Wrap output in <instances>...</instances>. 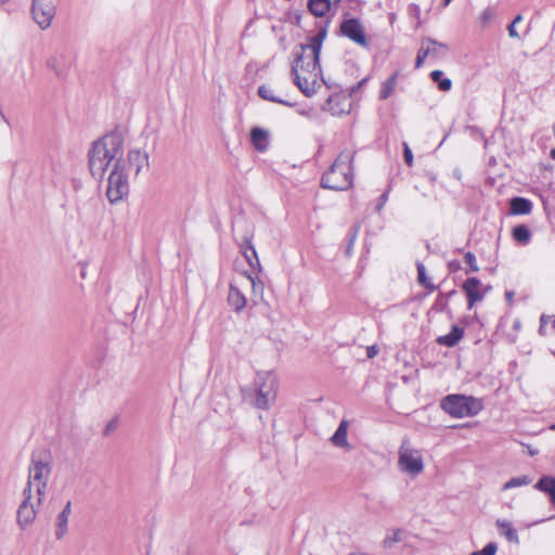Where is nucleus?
<instances>
[{"label":"nucleus","instance_id":"1","mask_svg":"<svg viewBox=\"0 0 555 555\" xmlns=\"http://www.w3.org/2000/svg\"><path fill=\"white\" fill-rule=\"evenodd\" d=\"M124 155V139L118 132H111L94 141L88 152V163L91 175L103 179L106 170L116 163H121Z\"/></svg>","mask_w":555,"mask_h":555},{"label":"nucleus","instance_id":"2","mask_svg":"<svg viewBox=\"0 0 555 555\" xmlns=\"http://www.w3.org/2000/svg\"><path fill=\"white\" fill-rule=\"evenodd\" d=\"M292 75L298 89L306 96H312L320 87V53L300 46V53L292 64Z\"/></svg>","mask_w":555,"mask_h":555},{"label":"nucleus","instance_id":"3","mask_svg":"<svg viewBox=\"0 0 555 555\" xmlns=\"http://www.w3.org/2000/svg\"><path fill=\"white\" fill-rule=\"evenodd\" d=\"M352 162L353 152L343 151L322 176V186L334 191L348 190L353 183Z\"/></svg>","mask_w":555,"mask_h":555},{"label":"nucleus","instance_id":"4","mask_svg":"<svg viewBox=\"0 0 555 555\" xmlns=\"http://www.w3.org/2000/svg\"><path fill=\"white\" fill-rule=\"evenodd\" d=\"M51 475V466L49 461L33 455L28 468L27 486L23 492L33 494L36 493L37 505H41L48 489V481Z\"/></svg>","mask_w":555,"mask_h":555},{"label":"nucleus","instance_id":"5","mask_svg":"<svg viewBox=\"0 0 555 555\" xmlns=\"http://www.w3.org/2000/svg\"><path fill=\"white\" fill-rule=\"evenodd\" d=\"M440 408L454 418L473 417L483 409L482 400L466 395H448L441 400Z\"/></svg>","mask_w":555,"mask_h":555},{"label":"nucleus","instance_id":"6","mask_svg":"<svg viewBox=\"0 0 555 555\" xmlns=\"http://www.w3.org/2000/svg\"><path fill=\"white\" fill-rule=\"evenodd\" d=\"M129 172L126 170V163H116L107 179L106 195L114 204L124 199L129 193Z\"/></svg>","mask_w":555,"mask_h":555},{"label":"nucleus","instance_id":"7","mask_svg":"<svg viewBox=\"0 0 555 555\" xmlns=\"http://www.w3.org/2000/svg\"><path fill=\"white\" fill-rule=\"evenodd\" d=\"M399 469L412 477H416L424 470V461L420 450L413 449L409 440H403L398 452Z\"/></svg>","mask_w":555,"mask_h":555},{"label":"nucleus","instance_id":"8","mask_svg":"<svg viewBox=\"0 0 555 555\" xmlns=\"http://www.w3.org/2000/svg\"><path fill=\"white\" fill-rule=\"evenodd\" d=\"M256 399L258 409H267L276 397V378L270 372L258 373L255 378Z\"/></svg>","mask_w":555,"mask_h":555},{"label":"nucleus","instance_id":"9","mask_svg":"<svg viewBox=\"0 0 555 555\" xmlns=\"http://www.w3.org/2000/svg\"><path fill=\"white\" fill-rule=\"evenodd\" d=\"M339 33L341 36L348 38L350 41L362 48L369 47V40L364 31V26L359 18H345L340 23Z\"/></svg>","mask_w":555,"mask_h":555},{"label":"nucleus","instance_id":"10","mask_svg":"<svg viewBox=\"0 0 555 555\" xmlns=\"http://www.w3.org/2000/svg\"><path fill=\"white\" fill-rule=\"evenodd\" d=\"M23 502L17 509V524L22 529L30 526L37 517V496L23 492Z\"/></svg>","mask_w":555,"mask_h":555},{"label":"nucleus","instance_id":"11","mask_svg":"<svg viewBox=\"0 0 555 555\" xmlns=\"http://www.w3.org/2000/svg\"><path fill=\"white\" fill-rule=\"evenodd\" d=\"M31 13L39 27L46 29L55 15V7L48 0H33Z\"/></svg>","mask_w":555,"mask_h":555},{"label":"nucleus","instance_id":"12","mask_svg":"<svg viewBox=\"0 0 555 555\" xmlns=\"http://www.w3.org/2000/svg\"><path fill=\"white\" fill-rule=\"evenodd\" d=\"M73 63L72 54L66 50H56L47 60V67L59 77L67 75Z\"/></svg>","mask_w":555,"mask_h":555},{"label":"nucleus","instance_id":"13","mask_svg":"<svg viewBox=\"0 0 555 555\" xmlns=\"http://www.w3.org/2000/svg\"><path fill=\"white\" fill-rule=\"evenodd\" d=\"M121 163H126V170L133 169L138 176L143 169L149 167V155L140 150H131L128 152L127 159L121 158Z\"/></svg>","mask_w":555,"mask_h":555},{"label":"nucleus","instance_id":"14","mask_svg":"<svg viewBox=\"0 0 555 555\" xmlns=\"http://www.w3.org/2000/svg\"><path fill=\"white\" fill-rule=\"evenodd\" d=\"M480 286L481 282L477 278H468L462 285L467 296L469 309L485 297V293L480 291Z\"/></svg>","mask_w":555,"mask_h":555},{"label":"nucleus","instance_id":"15","mask_svg":"<svg viewBox=\"0 0 555 555\" xmlns=\"http://www.w3.org/2000/svg\"><path fill=\"white\" fill-rule=\"evenodd\" d=\"M72 514V502L67 501L55 520V539L62 540L68 531V519Z\"/></svg>","mask_w":555,"mask_h":555},{"label":"nucleus","instance_id":"16","mask_svg":"<svg viewBox=\"0 0 555 555\" xmlns=\"http://www.w3.org/2000/svg\"><path fill=\"white\" fill-rule=\"evenodd\" d=\"M228 302L235 312H241L246 307V297L241 292L236 282L230 285Z\"/></svg>","mask_w":555,"mask_h":555},{"label":"nucleus","instance_id":"17","mask_svg":"<svg viewBox=\"0 0 555 555\" xmlns=\"http://www.w3.org/2000/svg\"><path fill=\"white\" fill-rule=\"evenodd\" d=\"M495 526L500 535L504 537L508 542L518 544L519 537L513 524L506 519H496Z\"/></svg>","mask_w":555,"mask_h":555},{"label":"nucleus","instance_id":"18","mask_svg":"<svg viewBox=\"0 0 555 555\" xmlns=\"http://www.w3.org/2000/svg\"><path fill=\"white\" fill-rule=\"evenodd\" d=\"M348 421L343 420L338 425L336 431L331 438L332 443L338 448L351 449L347 435H348Z\"/></svg>","mask_w":555,"mask_h":555},{"label":"nucleus","instance_id":"19","mask_svg":"<svg viewBox=\"0 0 555 555\" xmlns=\"http://www.w3.org/2000/svg\"><path fill=\"white\" fill-rule=\"evenodd\" d=\"M250 141L257 151L264 152L269 145V134L261 128H253L250 131Z\"/></svg>","mask_w":555,"mask_h":555},{"label":"nucleus","instance_id":"20","mask_svg":"<svg viewBox=\"0 0 555 555\" xmlns=\"http://www.w3.org/2000/svg\"><path fill=\"white\" fill-rule=\"evenodd\" d=\"M464 335V330L457 325H453L450 333L437 338V343L446 347H454Z\"/></svg>","mask_w":555,"mask_h":555},{"label":"nucleus","instance_id":"21","mask_svg":"<svg viewBox=\"0 0 555 555\" xmlns=\"http://www.w3.org/2000/svg\"><path fill=\"white\" fill-rule=\"evenodd\" d=\"M532 210V203L525 197H514L509 203L512 215H528Z\"/></svg>","mask_w":555,"mask_h":555},{"label":"nucleus","instance_id":"22","mask_svg":"<svg viewBox=\"0 0 555 555\" xmlns=\"http://www.w3.org/2000/svg\"><path fill=\"white\" fill-rule=\"evenodd\" d=\"M258 95L266 101L279 103V104H282L285 106L292 107L295 105V103H293V102H289L287 100L276 96L274 90L270 86H267V85H261L258 87Z\"/></svg>","mask_w":555,"mask_h":555},{"label":"nucleus","instance_id":"23","mask_svg":"<svg viewBox=\"0 0 555 555\" xmlns=\"http://www.w3.org/2000/svg\"><path fill=\"white\" fill-rule=\"evenodd\" d=\"M243 249V255L248 262V264L255 269L256 267H260V262L258 259L257 251L251 243L249 237L244 238V244L241 246Z\"/></svg>","mask_w":555,"mask_h":555},{"label":"nucleus","instance_id":"24","mask_svg":"<svg viewBox=\"0 0 555 555\" xmlns=\"http://www.w3.org/2000/svg\"><path fill=\"white\" fill-rule=\"evenodd\" d=\"M332 2L331 0H309L308 9L314 16H325V14L331 10Z\"/></svg>","mask_w":555,"mask_h":555},{"label":"nucleus","instance_id":"25","mask_svg":"<svg viewBox=\"0 0 555 555\" xmlns=\"http://www.w3.org/2000/svg\"><path fill=\"white\" fill-rule=\"evenodd\" d=\"M422 44H425V48H428L430 50L429 56L439 57V56H443L448 52L447 44H444L442 42H438L430 38L424 39L422 41Z\"/></svg>","mask_w":555,"mask_h":555},{"label":"nucleus","instance_id":"26","mask_svg":"<svg viewBox=\"0 0 555 555\" xmlns=\"http://www.w3.org/2000/svg\"><path fill=\"white\" fill-rule=\"evenodd\" d=\"M535 488L542 492L548 493L551 495L552 502L555 503V478L544 476L539 479Z\"/></svg>","mask_w":555,"mask_h":555},{"label":"nucleus","instance_id":"27","mask_svg":"<svg viewBox=\"0 0 555 555\" xmlns=\"http://www.w3.org/2000/svg\"><path fill=\"white\" fill-rule=\"evenodd\" d=\"M404 531L402 529L389 530L383 541L385 548H392L397 543L403 540Z\"/></svg>","mask_w":555,"mask_h":555},{"label":"nucleus","instance_id":"28","mask_svg":"<svg viewBox=\"0 0 555 555\" xmlns=\"http://www.w3.org/2000/svg\"><path fill=\"white\" fill-rule=\"evenodd\" d=\"M513 237L520 244H527L530 241L531 233L527 225L519 224L513 229Z\"/></svg>","mask_w":555,"mask_h":555},{"label":"nucleus","instance_id":"29","mask_svg":"<svg viewBox=\"0 0 555 555\" xmlns=\"http://www.w3.org/2000/svg\"><path fill=\"white\" fill-rule=\"evenodd\" d=\"M326 37V28H322L315 36L309 39V43L302 44L315 52L321 53L322 43Z\"/></svg>","mask_w":555,"mask_h":555},{"label":"nucleus","instance_id":"30","mask_svg":"<svg viewBox=\"0 0 555 555\" xmlns=\"http://www.w3.org/2000/svg\"><path fill=\"white\" fill-rule=\"evenodd\" d=\"M431 79L437 82L439 90L449 91L452 82L449 78L443 77V73L439 69L433 70L430 74Z\"/></svg>","mask_w":555,"mask_h":555},{"label":"nucleus","instance_id":"31","mask_svg":"<svg viewBox=\"0 0 555 555\" xmlns=\"http://www.w3.org/2000/svg\"><path fill=\"white\" fill-rule=\"evenodd\" d=\"M396 81H397V74H393L382 83V89L379 92L380 100H386L391 95V93L393 92L395 86H396Z\"/></svg>","mask_w":555,"mask_h":555},{"label":"nucleus","instance_id":"32","mask_svg":"<svg viewBox=\"0 0 555 555\" xmlns=\"http://www.w3.org/2000/svg\"><path fill=\"white\" fill-rule=\"evenodd\" d=\"M417 280L418 283L427 288L429 292H434L436 289V286L429 281L427 274H426V268L422 262H417Z\"/></svg>","mask_w":555,"mask_h":555},{"label":"nucleus","instance_id":"33","mask_svg":"<svg viewBox=\"0 0 555 555\" xmlns=\"http://www.w3.org/2000/svg\"><path fill=\"white\" fill-rule=\"evenodd\" d=\"M531 482V478L528 476H518L511 478L507 482L504 483L503 490H508L516 487L528 486Z\"/></svg>","mask_w":555,"mask_h":555},{"label":"nucleus","instance_id":"34","mask_svg":"<svg viewBox=\"0 0 555 555\" xmlns=\"http://www.w3.org/2000/svg\"><path fill=\"white\" fill-rule=\"evenodd\" d=\"M429 55H430V50L428 48H425V44H422L417 52V56L415 60V67L420 68L423 65L425 59L428 57Z\"/></svg>","mask_w":555,"mask_h":555},{"label":"nucleus","instance_id":"35","mask_svg":"<svg viewBox=\"0 0 555 555\" xmlns=\"http://www.w3.org/2000/svg\"><path fill=\"white\" fill-rule=\"evenodd\" d=\"M244 282L253 288V292H262V284L260 281H257L256 276H253L251 274H247L244 276Z\"/></svg>","mask_w":555,"mask_h":555},{"label":"nucleus","instance_id":"36","mask_svg":"<svg viewBox=\"0 0 555 555\" xmlns=\"http://www.w3.org/2000/svg\"><path fill=\"white\" fill-rule=\"evenodd\" d=\"M464 260H465L466 264L469 267L470 271L477 272L479 270L476 257L472 251L465 253Z\"/></svg>","mask_w":555,"mask_h":555},{"label":"nucleus","instance_id":"37","mask_svg":"<svg viewBox=\"0 0 555 555\" xmlns=\"http://www.w3.org/2000/svg\"><path fill=\"white\" fill-rule=\"evenodd\" d=\"M496 551V544L494 542H490L481 551L473 552L470 555H495Z\"/></svg>","mask_w":555,"mask_h":555},{"label":"nucleus","instance_id":"38","mask_svg":"<svg viewBox=\"0 0 555 555\" xmlns=\"http://www.w3.org/2000/svg\"><path fill=\"white\" fill-rule=\"evenodd\" d=\"M552 322V315H545V314H542L541 318H540V327H539V333L541 335H546V326L547 324H550Z\"/></svg>","mask_w":555,"mask_h":555},{"label":"nucleus","instance_id":"39","mask_svg":"<svg viewBox=\"0 0 555 555\" xmlns=\"http://www.w3.org/2000/svg\"><path fill=\"white\" fill-rule=\"evenodd\" d=\"M403 157H404V162L405 164L409 166V167H412L413 166V153L410 149V146L408 145V143H403Z\"/></svg>","mask_w":555,"mask_h":555},{"label":"nucleus","instance_id":"40","mask_svg":"<svg viewBox=\"0 0 555 555\" xmlns=\"http://www.w3.org/2000/svg\"><path fill=\"white\" fill-rule=\"evenodd\" d=\"M494 16V12L492 9L490 8H487L486 10L482 11L481 15H480V20L483 24H487L489 21H491Z\"/></svg>","mask_w":555,"mask_h":555},{"label":"nucleus","instance_id":"41","mask_svg":"<svg viewBox=\"0 0 555 555\" xmlns=\"http://www.w3.org/2000/svg\"><path fill=\"white\" fill-rule=\"evenodd\" d=\"M387 199H388V192H384V193L380 195V197H379V202H378V204H377V206H376V209H377L378 211H379V210H382V208H383V207H384V205L386 204Z\"/></svg>","mask_w":555,"mask_h":555},{"label":"nucleus","instance_id":"42","mask_svg":"<svg viewBox=\"0 0 555 555\" xmlns=\"http://www.w3.org/2000/svg\"><path fill=\"white\" fill-rule=\"evenodd\" d=\"M378 352V348L376 346L367 347L366 353L367 358H374Z\"/></svg>","mask_w":555,"mask_h":555},{"label":"nucleus","instance_id":"43","mask_svg":"<svg viewBox=\"0 0 555 555\" xmlns=\"http://www.w3.org/2000/svg\"><path fill=\"white\" fill-rule=\"evenodd\" d=\"M515 26H516V25H514V24H512V23H511V25H509V26H508V28H507V29H508V35H509L512 38H519V35H518V33H517V30H516V27H515Z\"/></svg>","mask_w":555,"mask_h":555},{"label":"nucleus","instance_id":"44","mask_svg":"<svg viewBox=\"0 0 555 555\" xmlns=\"http://www.w3.org/2000/svg\"><path fill=\"white\" fill-rule=\"evenodd\" d=\"M515 296V293L513 291H506L505 292V298L506 301L511 305L513 302V298Z\"/></svg>","mask_w":555,"mask_h":555},{"label":"nucleus","instance_id":"45","mask_svg":"<svg viewBox=\"0 0 555 555\" xmlns=\"http://www.w3.org/2000/svg\"><path fill=\"white\" fill-rule=\"evenodd\" d=\"M521 20H522L521 15H517V16L513 20L512 24L516 25L517 23L521 22Z\"/></svg>","mask_w":555,"mask_h":555},{"label":"nucleus","instance_id":"46","mask_svg":"<svg viewBox=\"0 0 555 555\" xmlns=\"http://www.w3.org/2000/svg\"><path fill=\"white\" fill-rule=\"evenodd\" d=\"M353 240H354V235L351 237L350 244H349L348 249H347L348 251L351 249V246L353 244Z\"/></svg>","mask_w":555,"mask_h":555},{"label":"nucleus","instance_id":"47","mask_svg":"<svg viewBox=\"0 0 555 555\" xmlns=\"http://www.w3.org/2000/svg\"><path fill=\"white\" fill-rule=\"evenodd\" d=\"M552 328L555 332V317H552Z\"/></svg>","mask_w":555,"mask_h":555},{"label":"nucleus","instance_id":"48","mask_svg":"<svg viewBox=\"0 0 555 555\" xmlns=\"http://www.w3.org/2000/svg\"><path fill=\"white\" fill-rule=\"evenodd\" d=\"M451 1H452V0H444V1H443V7L449 5Z\"/></svg>","mask_w":555,"mask_h":555},{"label":"nucleus","instance_id":"49","mask_svg":"<svg viewBox=\"0 0 555 555\" xmlns=\"http://www.w3.org/2000/svg\"><path fill=\"white\" fill-rule=\"evenodd\" d=\"M551 156L553 159H555V147L551 151Z\"/></svg>","mask_w":555,"mask_h":555},{"label":"nucleus","instance_id":"50","mask_svg":"<svg viewBox=\"0 0 555 555\" xmlns=\"http://www.w3.org/2000/svg\"><path fill=\"white\" fill-rule=\"evenodd\" d=\"M10 0H0V4H5L8 3Z\"/></svg>","mask_w":555,"mask_h":555},{"label":"nucleus","instance_id":"51","mask_svg":"<svg viewBox=\"0 0 555 555\" xmlns=\"http://www.w3.org/2000/svg\"><path fill=\"white\" fill-rule=\"evenodd\" d=\"M365 81H366V79H363L362 81H360L359 87L364 86Z\"/></svg>","mask_w":555,"mask_h":555},{"label":"nucleus","instance_id":"52","mask_svg":"<svg viewBox=\"0 0 555 555\" xmlns=\"http://www.w3.org/2000/svg\"><path fill=\"white\" fill-rule=\"evenodd\" d=\"M109 428H113V425H112V424H108V425H107L106 430H108Z\"/></svg>","mask_w":555,"mask_h":555},{"label":"nucleus","instance_id":"53","mask_svg":"<svg viewBox=\"0 0 555 555\" xmlns=\"http://www.w3.org/2000/svg\"><path fill=\"white\" fill-rule=\"evenodd\" d=\"M453 294H455V291H451V292L449 293V296H451V295H453Z\"/></svg>","mask_w":555,"mask_h":555},{"label":"nucleus","instance_id":"54","mask_svg":"<svg viewBox=\"0 0 555 555\" xmlns=\"http://www.w3.org/2000/svg\"><path fill=\"white\" fill-rule=\"evenodd\" d=\"M338 2H340V0H335V4L338 3Z\"/></svg>","mask_w":555,"mask_h":555}]
</instances>
